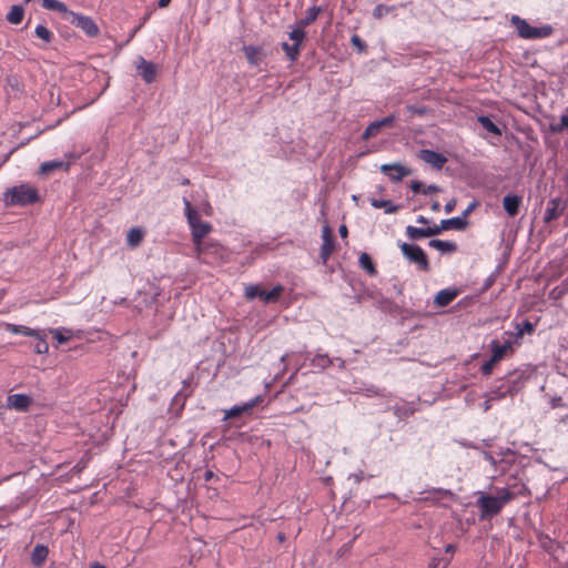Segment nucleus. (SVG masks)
Listing matches in <instances>:
<instances>
[{
	"label": "nucleus",
	"instance_id": "obj_15",
	"mask_svg": "<svg viewBox=\"0 0 568 568\" xmlns=\"http://www.w3.org/2000/svg\"><path fill=\"white\" fill-rule=\"evenodd\" d=\"M8 406L19 412H27L32 403L30 396L24 394H13L7 398Z\"/></svg>",
	"mask_w": 568,
	"mask_h": 568
},
{
	"label": "nucleus",
	"instance_id": "obj_19",
	"mask_svg": "<svg viewBox=\"0 0 568 568\" xmlns=\"http://www.w3.org/2000/svg\"><path fill=\"white\" fill-rule=\"evenodd\" d=\"M49 555V549L47 546L42 544H38L34 546L32 552H31V562L36 567H41Z\"/></svg>",
	"mask_w": 568,
	"mask_h": 568
},
{
	"label": "nucleus",
	"instance_id": "obj_28",
	"mask_svg": "<svg viewBox=\"0 0 568 568\" xmlns=\"http://www.w3.org/2000/svg\"><path fill=\"white\" fill-rule=\"evenodd\" d=\"M358 264H359L361 268L364 270L368 275H371V276L377 275L376 266H375L372 257L369 256V254H367L365 252L362 253L358 258Z\"/></svg>",
	"mask_w": 568,
	"mask_h": 568
},
{
	"label": "nucleus",
	"instance_id": "obj_37",
	"mask_svg": "<svg viewBox=\"0 0 568 568\" xmlns=\"http://www.w3.org/2000/svg\"><path fill=\"white\" fill-rule=\"evenodd\" d=\"M34 34L45 43H50L53 40V33L43 24H38L34 29Z\"/></svg>",
	"mask_w": 568,
	"mask_h": 568
},
{
	"label": "nucleus",
	"instance_id": "obj_14",
	"mask_svg": "<svg viewBox=\"0 0 568 568\" xmlns=\"http://www.w3.org/2000/svg\"><path fill=\"white\" fill-rule=\"evenodd\" d=\"M564 213V206L560 199H551L547 203L544 220L546 223L557 220Z\"/></svg>",
	"mask_w": 568,
	"mask_h": 568
},
{
	"label": "nucleus",
	"instance_id": "obj_8",
	"mask_svg": "<svg viewBox=\"0 0 568 568\" xmlns=\"http://www.w3.org/2000/svg\"><path fill=\"white\" fill-rule=\"evenodd\" d=\"M323 243L321 246L320 257L323 264H326L331 255L335 251V240L332 230L328 225H325L322 230Z\"/></svg>",
	"mask_w": 568,
	"mask_h": 568
},
{
	"label": "nucleus",
	"instance_id": "obj_6",
	"mask_svg": "<svg viewBox=\"0 0 568 568\" xmlns=\"http://www.w3.org/2000/svg\"><path fill=\"white\" fill-rule=\"evenodd\" d=\"M403 255L410 262L416 264L424 272L429 271V262L423 248L415 244L402 243L399 245Z\"/></svg>",
	"mask_w": 568,
	"mask_h": 568
},
{
	"label": "nucleus",
	"instance_id": "obj_44",
	"mask_svg": "<svg viewBox=\"0 0 568 568\" xmlns=\"http://www.w3.org/2000/svg\"><path fill=\"white\" fill-rule=\"evenodd\" d=\"M390 8L385 4H377L373 10V17L376 19H381L384 14L388 13Z\"/></svg>",
	"mask_w": 568,
	"mask_h": 568
},
{
	"label": "nucleus",
	"instance_id": "obj_38",
	"mask_svg": "<svg viewBox=\"0 0 568 568\" xmlns=\"http://www.w3.org/2000/svg\"><path fill=\"white\" fill-rule=\"evenodd\" d=\"M312 365L314 367H318L321 369H324L326 367H329L332 365V359L327 354H316L312 358Z\"/></svg>",
	"mask_w": 568,
	"mask_h": 568
},
{
	"label": "nucleus",
	"instance_id": "obj_27",
	"mask_svg": "<svg viewBox=\"0 0 568 568\" xmlns=\"http://www.w3.org/2000/svg\"><path fill=\"white\" fill-rule=\"evenodd\" d=\"M68 166H69V164L64 163L63 161L52 160V161L43 162L39 168V173L42 175H48L55 170H60L63 168L68 169Z\"/></svg>",
	"mask_w": 568,
	"mask_h": 568
},
{
	"label": "nucleus",
	"instance_id": "obj_43",
	"mask_svg": "<svg viewBox=\"0 0 568 568\" xmlns=\"http://www.w3.org/2000/svg\"><path fill=\"white\" fill-rule=\"evenodd\" d=\"M351 43L359 51L364 52L367 48L366 43L361 39L358 34H353L351 38Z\"/></svg>",
	"mask_w": 568,
	"mask_h": 568
},
{
	"label": "nucleus",
	"instance_id": "obj_41",
	"mask_svg": "<svg viewBox=\"0 0 568 568\" xmlns=\"http://www.w3.org/2000/svg\"><path fill=\"white\" fill-rule=\"evenodd\" d=\"M38 339V343L36 344V353L38 354H47L49 352V345L45 339V334L40 332V336H33Z\"/></svg>",
	"mask_w": 568,
	"mask_h": 568
},
{
	"label": "nucleus",
	"instance_id": "obj_48",
	"mask_svg": "<svg viewBox=\"0 0 568 568\" xmlns=\"http://www.w3.org/2000/svg\"><path fill=\"white\" fill-rule=\"evenodd\" d=\"M410 189L414 193H423V190H425L424 184L419 181H413L410 183Z\"/></svg>",
	"mask_w": 568,
	"mask_h": 568
},
{
	"label": "nucleus",
	"instance_id": "obj_47",
	"mask_svg": "<svg viewBox=\"0 0 568 568\" xmlns=\"http://www.w3.org/2000/svg\"><path fill=\"white\" fill-rule=\"evenodd\" d=\"M444 229H443L442 225L440 226L435 225L433 227H426V235H427V237L434 236V235H438Z\"/></svg>",
	"mask_w": 568,
	"mask_h": 568
},
{
	"label": "nucleus",
	"instance_id": "obj_34",
	"mask_svg": "<svg viewBox=\"0 0 568 568\" xmlns=\"http://www.w3.org/2000/svg\"><path fill=\"white\" fill-rule=\"evenodd\" d=\"M49 332L53 335L59 345L67 343L72 337L71 331L65 328H51Z\"/></svg>",
	"mask_w": 568,
	"mask_h": 568
},
{
	"label": "nucleus",
	"instance_id": "obj_18",
	"mask_svg": "<svg viewBox=\"0 0 568 568\" xmlns=\"http://www.w3.org/2000/svg\"><path fill=\"white\" fill-rule=\"evenodd\" d=\"M477 122L480 125V129L486 132L487 134L491 136H499L501 135V130L496 124L490 116L488 115H480L477 118Z\"/></svg>",
	"mask_w": 568,
	"mask_h": 568
},
{
	"label": "nucleus",
	"instance_id": "obj_30",
	"mask_svg": "<svg viewBox=\"0 0 568 568\" xmlns=\"http://www.w3.org/2000/svg\"><path fill=\"white\" fill-rule=\"evenodd\" d=\"M444 230H464L467 226V221L464 217L456 216L442 221Z\"/></svg>",
	"mask_w": 568,
	"mask_h": 568
},
{
	"label": "nucleus",
	"instance_id": "obj_61",
	"mask_svg": "<svg viewBox=\"0 0 568 568\" xmlns=\"http://www.w3.org/2000/svg\"><path fill=\"white\" fill-rule=\"evenodd\" d=\"M182 184H184V185L190 184V180H189V179H184V180L182 181Z\"/></svg>",
	"mask_w": 568,
	"mask_h": 568
},
{
	"label": "nucleus",
	"instance_id": "obj_62",
	"mask_svg": "<svg viewBox=\"0 0 568 568\" xmlns=\"http://www.w3.org/2000/svg\"><path fill=\"white\" fill-rule=\"evenodd\" d=\"M489 402H490V400H488V399L486 400V408H485V409H488V408H489Z\"/></svg>",
	"mask_w": 568,
	"mask_h": 568
},
{
	"label": "nucleus",
	"instance_id": "obj_56",
	"mask_svg": "<svg viewBox=\"0 0 568 568\" xmlns=\"http://www.w3.org/2000/svg\"><path fill=\"white\" fill-rule=\"evenodd\" d=\"M432 210L434 212H438L440 210V204L438 202H435L432 204Z\"/></svg>",
	"mask_w": 568,
	"mask_h": 568
},
{
	"label": "nucleus",
	"instance_id": "obj_58",
	"mask_svg": "<svg viewBox=\"0 0 568 568\" xmlns=\"http://www.w3.org/2000/svg\"><path fill=\"white\" fill-rule=\"evenodd\" d=\"M470 209L471 207H468L464 213H463V216L465 220H466V216L468 215V213L470 212Z\"/></svg>",
	"mask_w": 568,
	"mask_h": 568
},
{
	"label": "nucleus",
	"instance_id": "obj_1",
	"mask_svg": "<svg viewBox=\"0 0 568 568\" xmlns=\"http://www.w3.org/2000/svg\"><path fill=\"white\" fill-rule=\"evenodd\" d=\"M517 497V494L509 488H496V496L481 494L477 500L480 509V518H491L498 515L505 505L509 504Z\"/></svg>",
	"mask_w": 568,
	"mask_h": 568
},
{
	"label": "nucleus",
	"instance_id": "obj_12",
	"mask_svg": "<svg viewBox=\"0 0 568 568\" xmlns=\"http://www.w3.org/2000/svg\"><path fill=\"white\" fill-rule=\"evenodd\" d=\"M381 171L385 173L394 182H399L405 176H408L410 174L409 169L398 163L383 164L381 166Z\"/></svg>",
	"mask_w": 568,
	"mask_h": 568
},
{
	"label": "nucleus",
	"instance_id": "obj_40",
	"mask_svg": "<svg viewBox=\"0 0 568 568\" xmlns=\"http://www.w3.org/2000/svg\"><path fill=\"white\" fill-rule=\"evenodd\" d=\"M406 234L412 240H418V239L427 237L426 229L415 227V226H412V225H408L406 227Z\"/></svg>",
	"mask_w": 568,
	"mask_h": 568
},
{
	"label": "nucleus",
	"instance_id": "obj_36",
	"mask_svg": "<svg viewBox=\"0 0 568 568\" xmlns=\"http://www.w3.org/2000/svg\"><path fill=\"white\" fill-rule=\"evenodd\" d=\"M516 338H523L524 335H531L535 332V324L526 320L521 324H516Z\"/></svg>",
	"mask_w": 568,
	"mask_h": 568
},
{
	"label": "nucleus",
	"instance_id": "obj_57",
	"mask_svg": "<svg viewBox=\"0 0 568 568\" xmlns=\"http://www.w3.org/2000/svg\"><path fill=\"white\" fill-rule=\"evenodd\" d=\"M417 222H418V223H424V224H426V223H428V220H427L426 217H424V216H419V217L417 219Z\"/></svg>",
	"mask_w": 568,
	"mask_h": 568
},
{
	"label": "nucleus",
	"instance_id": "obj_3",
	"mask_svg": "<svg viewBox=\"0 0 568 568\" xmlns=\"http://www.w3.org/2000/svg\"><path fill=\"white\" fill-rule=\"evenodd\" d=\"M40 200L38 189L30 184L16 185L3 193L6 206H27L38 203Z\"/></svg>",
	"mask_w": 568,
	"mask_h": 568
},
{
	"label": "nucleus",
	"instance_id": "obj_39",
	"mask_svg": "<svg viewBox=\"0 0 568 568\" xmlns=\"http://www.w3.org/2000/svg\"><path fill=\"white\" fill-rule=\"evenodd\" d=\"M288 37L293 41L294 44H297V47L301 48V45L306 37V32L304 31V28H300L297 26L296 29H294L290 32Z\"/></svg>",
	"mask_w": 568,
	"mask_h": 568
},
{
	"label": "nucleus",
	"instance_id": "obj_23",
	"mask_svg": "<svg viewBox=\"0 0 568 568\" xmlns=\"http://www.w3.org/2000/svg\"><path fill=\"white\" fill-rule=\"evenodd\" d=\"M144 235L145 232L143 229L132 227L126 234V244L132 248L138 247L142 243Z\"/></svg>",
	"mask_w": 568,
	"mask_h": 568
},
{
	"label": "nucleus",
	"instance_id": "obj_49",
	"mask_svg": "<svg viewBox=\"0 0 568 568\" xmlns=\"http://www.w3.org/2000/svg\"><path fill=\"white\" fill-rule=\"evenodd\" d=\"M456 206V200L455 199H452L449 200L446 205H445V212L448 214V213H452L453 210L455 209Z\"/></svg>",
	"mask_w": 568,
	"mask_h": 568
},
{
	"label": "nucleus",
	"instance_id": "obj_13",
	"mask_svg": "<svg viewBox=\"0 0 568 568\" xmlns=\"http://www.w3.org/2000/svg\"><path fill=\"white\" fill-rule=\"evenodd\" d=\"M261 402V397L256 396L247 403L242 405H235L229 410L225 412L224 419H231L239 417L243 414L250 413L258 403Z\"/></svg>",
	"mask_w": 568,
	"mask_h": 568
},
{
	"label": "nucleus",
	"instance_id": "obj_22",
	"mask_svg": "<svg viewBox=\"0 0 568 568\" xmlns=\"http://www.w3.org/2000/svg\"><path fill=\"white\" fill-rule=\"evenodd\" d=\"M40 1L44 9L62 13V14L67 16V19L69 20L70 12H72V11L69 10L68 7L65 6V3H63L62 1H59V0H40Z\"/></svg>",
	"mask_w": 568,
	"mask_h": 568
},
{
	"label": "nucleus",
	"instance_id": "obj_4",
	"mask_svg": "<svg viewBox=\"0 0 568 568\" xmlns=\"http://www.w3.org/2000/svg\"><path fill=\"white\" fill-rule=\"evenodd\" d=\"M510 23L515 27L518 37L525 40L545 39L554 33V28L550 24L532 27L527 20L516 14L511 16Z\"/></svg>",
	"mask_w": 568,
	"mask_h": 568
},
{
	"label": "nucleus",
	"instance_id": "obj_64",
	"mask_svg": "<svg viewBox=\"0 0 568 568\" xmlns=\"http://www.w3.org/2000/svg\"><path fill=\"white\" fill-rule=\"evenodd\" d=\"M26 2H30L31 0H24Z\"/></svg>",
	"mask_w": 568,
	"mask_h": 568
},
{
	"label": "nucleus",
	"instance_id": "obj_35",
	"mask_svg": "<svg viewBox=\"0 0 568 568\" xmlns=\"http://www.w3.org/2000/svg\"><path fill=\"white\" fill-rule=\"evenodd\" d=\"M550 129L554 132H561L568 130V108L562 112L558 121H552Z\"/></svg>",
	"mask_w": 568,
	"mask_h": 568
},
{
	"label": "nucleus",
	"instance_id": "obj_51",
	"mask_svg": "<svg viewBox=\"0 0 568 568\" xmlns=\"http://www.w3.org/2000/svg\"><path fill=\"white\" fill-rule=\"evenodd\" d=\"M338 232L342 237H346L348 234L347 226L345 224L341 225Z\"/></svg>",
	"mask_w": 568,
	"mask_h": 568
},
{
	"label": "nucleus",
	"instance_id": "obj_9",
	"mask_svg": "<svg viewBox=\"0 0 568 568\" xmlns=\"http://www.w3.org/2000/svg\"><path fill=\"white\" fill-rule=\"evenodd\" d=\"M138 74L143 79V81L148 84L155 81L158 67L155 63L151 61H146L144 58L139 57L136 64Z\"/></svg>",
	"mask_w": 568,
	"mask_h": 568
},
{
	"label": "nucleus",
	"instance_id": "obj_7",
	"mask_svg": "<svg viewBox=\"0 0 568 568\" xmlns=\"http://www.w3.org/2000/svg\"><path fill=\"white\" fill-rule=\"evenodd\" d=\"M69 21L71 24L81 29L88 37H97L100 32L98 24L89 16L73 11L70 12Z\"/></svg>",
	"mask_w": 568,
	"mask_h": 568
},
{
	"label": "nucleus",
	"instance_id": "obj_45",
	"mask_svg": "<svg viewBox=\"0 0 568 568\" xmlns=\"http://www.w3.org/2000/svg\"><path fill=\"white\" fill-rule=\"evenodd\" d=\"M408 111L412 113V114H417L419 116H423L425 115L427 112H428V109L424 105H408L407 106Z\"/></svg>",
	"mask_w": 568,
	"mask_h": 568
},
{
	"label": "nucleus",
	"instance_id": "obj_54",
	"mask_svg": "<svg viewBox=\"0 0 568 568\" xmlns=\"http://www.w3.org/2000/svg\"><path fill=\"white\" fill-rule=\"evenodd\" d=\"M90 568H106L104 565L100 564L99 561H94L90 564Z\"/></svg>",
	"mask_w": 568,
	"mask_h": 568
},
{
	"label": "nucleus",
	"instance_id": "obj_2",
	"mask_svg": "<svg viewBox=\"0 0 568 568\" xmlns=\"http://www.w3.org/2000/svg\"><path fill=\"white\" fill-rule=\"evenodd\" d=\"M184 212L191 229L192 241L195 245L196 254L202 253V241L212 231V225L200 219L199 212L192 206L191 202L184 197Z\"/></svg>",
	"mask_w": 568,
	"mask_h": 568
},
{
	"label": "nucleus",
	"instance_id": "obj_25",
	"mask_svg": "<svg viewBox=\"0 0 568 568\" xmlns=\"http://www.w3.org/2000/svg\"><path fill=\"white\" fill-rule=\"evenodd\" d=\"M428 245L442 253H454L457 251V244L450 241L430 240Z\"/></svg>",
	"mask_w": 568,
	"mask_h": 568
},
{
	"label": "nucleus",
	"instance_id": "obj_33",
	"mask_svg": "<svg viewBox=\"0 0 568 568\" xmlns=\"http://www.w3.org/2000/svg\"><path fill=\"white\" fill-rule=\"evenodd\" d=\"M371 204L375 209H384L385 213L387 214L396 213L398 210V206L393 205V203L388 200L372 199Z\"/></svg>",
	"mask_w": 568,
	"mask_h": 568
},
{
	"label": "nucleus",
	"instance_id": "obj_55",
	"mask_svg": "<svg viewBox=\"0 0 568 568\" xmlns=\"http://www.w3.org/2000/svg\"><path fill=\"white\" fill-rule=\"evenodd\" d=\"M171 0H159V7L165 8L170 4Z\"/></svg>",
	"mask_w": 568,
	"mask_h": 568
},
{
	"label": "nucleus",
	"instance_id": "obj_21",
	"mask_svg": "<svg viewBox=\"0 0 568 568\" xmlns=\"http://www.w3.org/2000/svg\"><path fill=\"white\" fill-rule=\"evenodd\" d=\"M456 290H442L436 294L434 303L439 307H445L449 305L456 298Z\"/></svg>",
	"mask_w": 568,
	"mask_h": 568
},
{
	"label": "nucleus",
	"instance_id": "obj_60",
	"mask_svg": "<svg viewBox=\"0 0 568 568\" xmlns=\"http://www.w3.org/2000/svg\"><path fill=\"white\" fill-rule=\"evenodd\" d=\"M440 493L445 494V495H452V491L450 490H443V489H439Z\"/></svg>",
	"mask_w": 568,
	"mask_h": 568
},
{
	"label": "nucleus",
	"instance_id": "obj_42",
	"mask_svg": "<svg viewBox=\"0 0 568 568\" xmlns=\"http://www.w3.org/2000/svg\"><path fill=\"white\" fill-rule=\"evenodd\" d=\"M498 362L497 361H493V356H490V358L481 365V367H480L481 374L485 375V376L491 375V373L494 371V367H495V365Z\"/></svg>",
	"mask_w": 568,
	"mask_h": 568
},
{
	"label": "nucleus",
	"instance_id": "obj_20",
	"mask_svg": "<svg viewBox=\"0 0 568 568\" xmlns=\"http://www.w3.org/2000/svg\"><path fill=\"white\" fill-rule=\"evenodd\" d=\"M243 52L250 65L256 67L261 62L262 49L256 45H244Z\"/></svg>",
	"mask_w": 568,
	"mask_h": 568
},
{
	"label": "nucleus",
	"instance_id": "obj_26",
	"mask_svg": "<svg viewBox=\"0 0 568 568\" xmlns=\"http://www.w3.org/2000/svg\"><path fill=\"white\" fill-rule=\"evenodd\" d=\"M516 390L510 385H500L496 389L491 390L488 395V400H497L507 396H514Z\"/></svg>",
	"mask_w": 568,
	"mask_h": 568
},
{
	"label": "nucleus",
	"instance_id": "obj_50",
	"mask_svg": "<svg viewBox=\"0 0 568 568\" xmlns=\"http://www.w3.org/2000/svg\"><path fill=\"white\" fill-rule=\"evenodd\" d=\"M439 189L436 185H429L423 190V194H429L433 192H437Z\"/></svg>",
	"mask_w": 568,
	"mask_h": 568
},
{
	"label": "nucleus",
	"instance_id": "obj_29",
	"mask_svg": "<svg viewBox=\"0 0 568 568\" xmlns=\"http://www.w3.org/2000/svg\"><path fill=\"white\" fill-rule=\"evenodd\" d=\"M7 331L12 334H19V335H24V336H30V337L40 336V331L33 329L31 327L23 326V325L8 324Z\"/></svg>",
	"mask_w": 568,
	"mask_h": 568
},
{
	"label": "nucleus",
	"instance_id": "obj_5",
	"mask_svg": "<svg viewBox=\"0 0 568 568\" xmlns=\"http://www.w3.org/2000/svg\"><path fill=\"white\" fill-rule=\"evenodd\" d=\"M284 292V287L282 285H275L271 291L266 292L262 288L261 285L250 284L245 286L244 295L245 298L252 301L254 298H261L264 303H274L277 302L281 295Z\"/></svg>",
	"mask_w": 568,
	"mask_h": 568
},
{
	"label": "nucleus",
	"instance_id": "obj_52",
	"mask_svg": "<svg viewBox=\"0 0 568 568\" xmlns=\"http://www.w3.org/2000/svg\"><path fill=\"white\" fill-rule=\"evenodd\" d=\"M456 551V546L453 545V544H448L446 547H445V552L447 554H454Z\"/></svg>",
	"mask_w": 568,
	"mask_h": 568
},
{
	"label": "nucleus",
	"instance_id": "obj_59",
	"mask_svg": "<svg viewBox=\"0 0 568 568\" xmlns=\"http://www.w3.org/2000/svg\"><path fill=\"white\" fill-rule=\"evenodd\" d=\"M277 538L280 541H283L285 539V536H284V534L281 532V534H278Z\"/></svg>",
	"mask_w": 568,
	"mask_h": 568
},
{
	"label": "nucleus",
	"instance_id": "obj_17",
	"mask_svg": "<svg viewBox=\"0 0 568 568\" xmlns=\"http://www.w3.org/2000/svg\"><path fill=\"white\" fill-rule=\"evenodd\" d=\"M523 197L516 194H508L503 200V206L509 216H516L519 213Z\"/></svg>",
	"mask_w": 568,
	"mask_h": 568
},
{
	"label": "nucleus",
	"instance_id": "obj_11",
	"mask_svg": "<svg viewBox=\"0 0 568 568\" xmlns=\"http://www.w3.org/2000/svg\"><path fill=\"white\" fill-rule=\"evenodd\" d=\"M418 158L436 170H440L447 162L444 154L426 149L419 151Z\"/></svg>",
	"mask_w": 568,
	"mask_h": 568
},
{
	"label": "nucleus",
	"instance_id": "obj_46",
	"mask_svg": "<svg viewBox=\"0 0 568 568\" xmlns=\"http://www.w3.org/2000/svg\"><path fill=\"white\" fill-rule=\"evenodd\" d=\"M549 405L552 409L555 408H566L567 405L564 403L561 396H554L549 400Z\"/></svg>",
	"mask_w": 568,
	"mask_h": 568
},
{
	"label": "nucleus",
	"instance_id": "obj_31",
	"mask_svg": "<svg viewBox=\"0 0 568 568\" xmlns=\"http://www.w3.org/2000/svg\"><path fill=\"white\" fill-rule=\"evenodd\" d=\"M24 9L22 6H12L6 19L9 23L19 24L23 20Z\"/></svg>",
	"mask_w": 568,
	"mask_h": 568
},
{
	"label": "nucleus",
	"instance_id": "obj_24",
	"mask_svg": "<svg viewBox=\"0 0 568 568\" xmlns=\"http://www.w3.org/2000/svg\"><path fill=\"white\" fill-rule=\"evenodd\" d=\"M321 12H322L321 7H317V6L310 7L305 12L304 18L298 20L297 26L300 28H306L307 26L312 24L317 19V17Z\"/></svg>",
	"mask_w": 568,
	"mask_h": 568
},
{
	"label": "nucleus",
	"instance_id": "obj_16",
	"mask_svg": "<svg viewBox=\"0 0 568 568\" xmlns=\"http://www.w3.org/2000/svg\"><path fill=\"white\" fill-rule=\"evenodd\" d=\"M493 361L498 363L504 359L508 354L513 353V343L510 341L500 344L498 341L490 343Z\"/></svg>",
	"mask_w": 568,
	"mask_h": 568
},
{
	"label": "nucleus",
	"instance_id": "obj_63",
	"mask_svg": "<svg viewBox=\"0 0 568 568\" xmlns=\"http://www.w3.org/2000/svg\"><path fill=\"white\" fill-rule=\"evenodd\" d=\"M32 139V136H29L26 139L27 142H30V140Z\"/></svg>",
	"mask_w": 568,
	"mask_h": 568
},
{
	"label": "nucleus",
	"instance_id": "obj_10",
	"mask_svg": "<svg viewBox=\"0 0 568 568\" xmlns=\"http://www.w3.org/2000/svg\"><path fill=\"white\" fill-rule=\"evenodd\" d=\"M395 122V115L390 114L381 120L373 121L362 133V139L374 138L383 128H392Z\"/></svg>",
	"mask_w": 568,
	"mask_h": 568
},
{
	"label": "nucleus",
	"instance_id": "obj_53",
	"mask_svg": "<svg viewBox=\"0 0 568 568\" xmlns=\"http://www.w3.org/2000/svg\"><path fill=\"white\" fill-rule=\"evenodd\" d=\"M214 477V473L212 470H206L204 474V479L206 481L211 480Z\"/></svg>",
	"mask_w": 568,
	"mask_h": 568
},
{
	"label": "nucleus",
	"instance_id": "obj_32",
	"mask_svg": "<svg viewBox=\"0 0 568 568\" xmlns=\"http://www.w3.org/2000/svg\"><path fill=\"white\" fill-rule=\"evenodd\" d=\"M281 48L282 50L285 52V55L286 58L291 61V62H295L300 55V51H301V48L297 47V44H290L287 42H283L281 44Z\"/></svg>",
	"mask_w": 568,
	"mask_h": 568
}]
</instances>
